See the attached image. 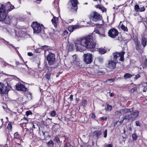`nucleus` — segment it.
I'll return each mask as SVG.
<instances>
[{
	"label": "nucleus",
	"instance_id": "61",
	"mask_svg": "<svg viewBox=\"0 0 147 147\" xmlns=\"http://www.w3.org/2000/svg\"><path fill=\"white\" fill-rule=\"evenodd\" d=\"M47 119H49V120H52V119H50V118H47Z\"/></svg>",
	"mask_w": 147,
	"mask_h": 147
},
{
	"label": "nucleus",
	"instance_id": "3",
	"mask_svg": "<svg viewBox=\"0 0 147 147\" xmlns=\"http://www.w3.org/2000/svg\"><path fill=\"white\" fill-rule=\"evenodd\" d=\"M4 7L3 4H0V21L8 24L10 22V19L8 16V13Z\"/></svg>",
	"mask_w": 147,
	"mask_h": 147
},
{
	"label": "nucleus",
	"instance_id": "23",
	"mask_svg": "<svg viewBox=\"0 0 147 147\" xmlns=\"http://www.w3.org/2000/svg\"><path fill=\"white\" fill-rule=\"evenodd\" d=\"M14 138L17 140H20L21 137L18 132H16L14 134Z\"/></svg>",
	"mask_w": 147,
	"mask_h": 147
},
{
	"label": "nucleus",
	"instance_id": "31",
	"mask_svg": "<svg viewBox=\"0 0 147 147\" xmlns=\"http://www.w3.org/2000/svg\"><path fill=\"white\" fill-rule=\"evenodd\" d=\"M56 114V112L54 111H52L50 113V115L52 117H55Z\"/></svg>",
	"mask_w": 147,
	"mask_h": 147
},
{
	"label": "nucleus",
	"instance_id": "53",
	"mask_svg": "<svg viewBox=\"0 0 147 147\" xmlns=\"http://www.w3.org/2000/svg\"><path fill=\"white\" fill-rule=\"evenodd\" d=\"M73 96L72 95H71L70 96V97H69V98L70 99V100L71 101L73 100Z\"/></svg>",
	"mask_w": 147,
	"mask_h": 147
},
{
	"label": "nucleus",
	"instance_id": "15",
	"mask_svg": "<svg viewBox=\"0 0 147 147\" xmlns=\"http://www.w3.org/2000/svg\"><path fill=\"white\" fill-rule=\"evenodd\" d=\"M133 111V108L130 109H122L119 110V114H123L125 113H128L132 112Z\"/></svg>",
	"mask_w": 147,
	"mask_h": 147
},
{
	"label": "nucleus",
	"instance_id": "50",
	"mask_svg": "<svg viewBox=\"0 0 147 147\" xmlns=\"http://www.w3.org/2000/svg\"><path fill=\"white\" fill-rule=\"evenodd\" d=\"M95 116L94 113H92V114L91 117L92 118H94L95 117Z\"/></svg>",
	"mask_w": 147,
	"mask_h": 147
},
{
	"label": "nucleus",
	"instance_id": "64",
	"mask_svg": "<svg viewBox=\"0 0 147 147\" xmlns=\"http://www.w3.org/2000/svg\"><path fill=\"white\" fill-rule=\"evenodd\" d=\"M9 76V77H12L13 76H10V75Z\"/></svg>",
	"mask_w": 147,
	"mask_h": 147
},
{
	"label": "nucleus",
	"instance_id": "46",
	"mask_svg": "<svg viewBox=\"0 0 147 147\" xmlns=\"http://www.w3.org/2000/svg\"><path fill=\"white\" fill-rule=\"evenodd\" d=\"M54 140L56 141L57 142H58L59 141V139L58 137H55V138Z\"/></svg>",
	"mask_w": 147,
	"mask_h": 147
},
{
	"label": "nucleus",
	"instance_id": "52",
	"mask_svg": "<svg viewBox=\"0 0 147 147\" xmlns=\"http://www.w3.org/2000/svg\"><path fill=\"white\" fill-rule=\"evenodd\" d=\"M115 114L116 115L120 114H119V111H116L115 112Z\"/></svg>",
	"mask_w": 147,
	"mask_h": 147
},
{
	"label": "nucleus",
	"instance_id": "40",
	"mask_svg": "<svg viewBox=\"0 0 147 147\" xmlns=\"http://www.w3.org/2000/svg\"><path fill=\"white\" fill-rule=\"evenodd\" d=\"M139 9V6L138 5H136L135 6V9L136 11H138Z\"/></svg>",
	"mask_w": 147,
	"mask_h": 147
},
{
	"label": "nucleus",
	"instance_id": "38",
	"mask_svg": "<svg viewBox=\"0 0 147 147\" xmlns=\"http://www.w3.org/2000/svg\"><path fill=\"white\" fill-rule=\"evenodd\" d=\"M111 106L109 105H107V110L108 111H111Z\"/></svg>",
	"mask_w": 147,
	"mask_h": 147
},
{
	"label": "nucleus",
	"instance_id": "33",
	"mask_svg": "<svg viewBox=\"0 0 147 147\" xmlns=\"http://www.w3.org/2000/svg\"><path fill=\"white\" fill-rule=\"evenodd\" d=\"M137 88L136 87H134L132 88L130 90V92L131 93H133L137 90Z\"/></svg>",
	"mask_w": 147,
	"mask_h": 147
},
{
	"label": "nucleus",
	"instance_id": "4",
	"mask_svg": "<svg viewBox=\"0 0 147 147\" xmlns=\"http://www.w3.org/2000/svg\"><path fill=\"white\" fill-rule=\"evenodd\" d=\"M11 78H8L6 79L5 80L4 83L6 82V83H7V86H5L4 84L2 83H0V92L2 94H6L7 93L9 89L10 88V86H8V83L7 81L8 80H11Z\"/></svg>",
	"mask_w": 147,
	"mask_h": 147
},
{
	"label": "nucleus",
	"instance_id": "63",
	"mask_svg": "<svg viewBox=\"0 0 147 147\" xmlns=\"http://www.w3.org/2000/svg\"><path fill=\"white\" fill-rule=\"evenodd\" d=\"M84 4H87V3H84Z\"/></svg>",
	"mask_w": 147,
	"mask_h": 147
},
{
	"label": "nucleus",
	"instance_id": "32",
	"mask_svg": "<svg viewBox=\"0 0 147 147\" xmlns=\"http://www.w3.org/2000/svg\"><path fill=\"white\" fill-rule=\"evenodd\" d=\"M50 147H53V141L51 140H50L48 143Z\"/></svg>",
	"mask_w": 147,
	"mask_h": 147
},
{
	"label": "nucleus",
	"instance_id": "44",
	"mask_svg": "<svg viewBox=\"0 0 147 147\" xmlns=\"http://www.w3.org/2000/svg\"><path fill=\"white\" fill-rule=\"evenodd\" d=\"M136 125L137 126H140V124L138 121H137L136 122Z\"/></svg>",
	"mask_w": 147,
	"mask_h": 147
},
{
	"label": "nucleus",
	"instance_id": "14",
	"mask_svg": "<svg viewBox=\"0 0 147 147\" xmlns=\"http://www.w3.org/2000/svg\"><path fill=\"white\" fill-rule=\"evenodd\" d=\"M3 5L6 11L7 10L8 11H10L14 8V6L12 5L10 2L7 3Z\"/></svg>",
	"mask_w": 147,
	"mask_h": 147
},
{
	"label": "nucleus",
	"instance_id": "9",
	"mask_svg": "<svg viewBox=\"0 0 147 147\" xmlns=\"http://www.w3.org/2000/svg\"><path fill=\"white\" fill-rule=\"evenodd\" d=\"M71 4L69 8L72 11H76L78 9L77 5L78 2L77 0H71L70 1Z\"/></svg>",
	"mask_w": 147,
	"mask_h": 147
},
{
	"label": "nucleus",
	"instance_id": "16",
	"mask_svg": "<svg viewBox=\"0 0 147 147\" xmlns=\"http://www.w3.org/2000/svg\"><path fill=\"white\" fill-rule=\"evenodd\" d=\"M94 32L98 34L99 37L101 38H102L106 36L104 30L100 31L97 29H95Z\"/></svg>",
	"mask_w": 147,
	"mask_h": 147
},
{
	"label": "nucleus",
	"instance_id": "8",
	"mask_svg": "<svg viewBox=\"0 0 147 147\" xmlns=\"http://www.w3.org/2000/svg\"><path fill=\"white\" fill-rule=\"evenodd\" d=\"M84 61L87 64H90L92 61L93 56L92 54L90 53H87L84 54Z\"/></svg>",
	"mask_w": 147,
	"mask_h": 147
},
{
	"label": "nucleus",
	"instance_id": "19",
	"mask_svg": "<svg viewBox=\"0 0 147 147\" xmlns=\"http://www.w3.org/2000/svg\"><path fill=\"white\" fill-rule=\"evenodd\" d=\"M96 7L97 8H98L100 9L101 11H102V12L106 11V9L105 8L101 5H96Z\"/></svg>",
	"mask_w": 147,
	"mask_h": 147
},
{
	"label": "nucleus",
	"instance_id": "62",
	"mask_svg": "<svg viewBox=\"0 0 147 147\" xmlns=\"http://www.w3.org/2000/svg\"><path fill=\"white\" fill-rule=\"evenodd\" d=\"M129 129L130 131H131V127H130L129 128Z\"/></svg>",
	"mask_w": 147,
	"mask_h": 147
},
{
	"label": "nucleus",
	"instance_id": "42",
	"mask_svg": "<svg viewBox=\"0 0 147 147\" xmlns=\"http://www.w3.org/2000/svg\"><path fill=\"white\" fill-rule=\"evenodd\" d=\"M139 10L140 11H145V9L144 7H142L139 8Z\"/></svg>",
	"mask_w": 147,
	"mask_h": 147
},
{
	"label": "nucleus",
	"instance_id": "41",
	"mask_svg": "<svg viewBox=\"0 0 147 147\" xmlns=\"http://www.w3.org/2000/svg\"><path fill=\"white\" fill-rule=\"evenodd\" d=\"M32 114V113L30 111H27L26 112V115L27 116Z\"/></svg>",
	"mask_w": 147,
	"mask_h": 147
},
{
	"label": "nucleus",
	"instance_id": "49",
	"mask_svg": "<svg viewBox=\"0 0 147 147\" xmlns=\"http://www.w3.org/2000/svg\"><path fill=\"white\" fill-rule=\"evenodd\" d=\"M28 55L30 56H31L33 55V54L32 53L29 52L28 53Z\"/></svg>",
	"mask_w": 147,
	"mask_h": 147
},
{
	"label": "nucleus",
	"instance_id": "36",
	"mask_svg": "<svg viewBox=\"0 0 147 147\" xmlns=\"http://www.w3.org/2000/svg\"><path fill=\"white\" fill-rule=\"evenodd\" d=\"M7 127L8 129H10L11 130L12 128V126L11 123H9Z\"/></svg>",
	"mask_w": 147,
	"mask_h": 147
},
{
	"label": "nucleus",
	"instance_id": "10",
	"mask_svg": "<svg viewBox=\"0 0 147 147\" xmlns=\"http://www.w3.org/2000/svg\"><path fill=\"white\" fill-rule=\"evenodd\" d=\"M118 32L117 30L114 28L110 29L108 32L109 36L113 38H115L118 35Z\"/></svg>",
	"mask_w": 147,
	"mask_h": 147
},
{
	"label": "nucleus",
	"instance_id": "27",
	"mask_svg": "<svg viewBox=\"0 0 147 147\" xmlns=\"http://www.w3.org/2000/svg\"><path fill=\"white\" fill-rule=\"evenodd\" d=\"M141 48V46L139 44L138 42L136 43V49L137 50H139Z\"/></svg>",
	"mask_w": 147,
	"mask_h": 147
},
{
	"label": "nucleus",
	"instance_id": "45",
	"mask_svg": "<svg viewBox=\"0 0 147 147\" xmlns=\"http://www.w3.org/2000/svg\"><path fill=\"white\" fill-rule=\"evenodd\" d=\"M48 48V47L45 45L42 46V48H43L45 50H47V49H48V48Z\"/></svg>",
	"mask_w": 147,
	"mask_h": 147
},
{
	"label": "nucleus",
	"instance_id": "24",
	"mask_svg": "<svg viewBox=\"0 0 147 147\" xmlns=\"http://www.w3.org/2000/svg\"><path fill=\"white\" fill-rule=\"evenodd\" d=\"M98 51L101 54H103L106 52V50L104 49L99 48Z\"/></svg>",
	"mask_w": 147,
	"mask_h": 147
},
{
	"label": "nucleus",
	"instance_id": "5",
	"mask_svg": "<svg viewBox=\"0 0 147 147\" xmlns=\"http://www.w3.org/2000/svg\"><path fill=\"white\" fill-rule=\"evenodd\" d=\"M88 17L89 19L95 22L101 20L102 19L100 15L95 11L91 12L88 16Z\"/></svg>",
	"mask_w": 147,
	"mask_h": 147
},
{
	"label": "nucleus",
	"instance_id": "59",
	"mask_svg": "<svg viewBox=\"0 0 147 147\" xmlns=\"http://www.w3.org/2000/svg\"><path fill=\"white\" fill-rule=\"evenodd\" d=\"M1 121H2V123L3 124V119H1Z\"/></svg>",
	"mask_w": 147,
	"mask_h": 147
},
{
	"label": "nucleus",
	"instance_id": "12",
	"mask_svg": "<svg viewBox=\"0 0 147 147\" xmlns=\"http://www.w3.org/2000/svg\"><path fill=\"white\" fill-rule=\"evenodd\" d=\"M55 59V55L53 53H49L47 56V59L49 65H52L54 63Z\"/></svg>",
	"mask_w": 147,
	"mask_h": 147
},
{
	"label": "nucleus",
	"instance_id": "17",
	"mask_svg": "<svg viewBox=\"0 0 147 147\" xmlns=\"http://www.w3.org/2000/svg\"><path fill=\"white\" fill-rule=\"evenodd\" d=\"M79 26L78 25H74L69 26L68 28V30L71 32H72L74 30L78 29Z\"/></svg>",
	"mask_w": 147,
	"mask_h": 147
},
{
	"label": "nucleus",
	"instance_id": "21",
	"mask_svg": "<svg viewBox=\"0 0 147 147\" xmlns=\"http://www.w3.org/2000/svg\"><path fill=\"white\" fill-rule=\"evenodd\" d=\"M101 132L100 131H96L93 133V136L97 137L98 138V137L101 135Z\"/></svg>",
	"mask_w": 147,
	"mask_h": 147
},
{
	"label": "nucleus",
	"instance_id": "37",
	"mask_svg": "<svg viewBox=\"0 0 147 147\" xmlns=\"http://www.w3.org/2000/svg\"><path fill=\"white\" fill-rule=\"evenodd\" d=\"M107 129H106L105 131H104L103 133V134L104 135V137L105 138H106L107 135Z\"/></svg>",
	"mask_w": 147,
	"mask_h": 147
},
{
	"label": "nucleus",
	"instance_id": "48",
	"mask_svg": "<svg viewBox=\"0 0 147 147\" xmlns=\"http://www.w3.org/2000/svg\"><path fill=\"white\" fill-rule=\"evenodd\" d=\"M107 117H101L100 118L101 120H107Z\"/></svg>",
	"mask_w": 147,
	"mask_h": 147
},
{
	"label": "nucleus",
	"instance_id": "25",
	"mask_svg": "<svg viewBox=\"0 0 147 147\" xmlns=\"http://www.w3.org/2000/svg\"><path fill=\"white\" fill-rule=\"evenodd\" d=\"M51 74L49 72H47L45 75V77L48 80L51 79Z\"/></svg>",
	"mask_w": 147,
	"mask_h": 147
},
{
	"label": "nucleus",
	"instance_id": "56",
	"mask_svg": "<svg viewBox=\"0 0 147 147\" xmlns=\"http://www.w3.org/2000/svg\"><path fill=\"white\" fill-rule=\"evenodd\" d=\"M114 96V94L113 93H111L110 95L111 96Z\"/></svg>",
	"mask_w": 147,
	"mask_h": 147
},
{
	"label": "nucleus",
	"instance_id": "1",
	"mask_svg": "<svg viewBox=\"0 0 147 147\" xmlns=\"http://www.w3.org/2000/svg\"><path fill=\"white\" fill-rule=\"evenodd\" d=\"M96 41L93 40L91 36H88L85 38L77 40L75 43L76 50L82 51L86 49H91L93 51L96 45Z\"/></svg>",
	"mask_w": 147,
	"mask_h": 147
},
{
	"label": "nucleus",
	"instance_id": "20",
	"mask_svg": "<svg viewBox=\"0 0 147 147\" xmlns=\"http://www.w3.org/2000/svg\"><path fill=\"white\" fill-rule=\"evenodd\" d=\"M147 38L143 37L141 40L142 45L144 47H145L146 45Z\"/></svg>",
	"mask_w": 147,
	"mask_h": 147
},
{
	"label": "nucleus",
	"instance_id": "22",
	"mask_svg": "<svg viewBox=\"0 0 147 147\" xmlns=\"http://www.w3.org/2000/svg\"><path fill=\"white\" fill-rule=\"evenodd\" d=\"M72 59H73L72 61L73 63L76 64H77V62L78 61V59L77 58L76 55H75L72 56Z\"/></svg>",
	"mask_w": 147,
	"mask_h": 147
},
{
	"label": "nucleus",
	"instance_id": "58",
	"mask_svg": "<svg viewBox=\"0 0 147 147\" xmlns=\"http://www.w3.org/2000/svg\"><path fill=\"white\" fill-rule=\"evenodd\" d=\"M5 66H7V65H10L9 64H8L7 63H5Z\"/></svg>",
	"mask_w": 147,
	"mask_h": 147
},
{
	"label": "nucleus",
	"instance_id": "26",
	"mask_svg": "<svg viewBox=\"0 0 147 147\" xmlns=\"http://www.w3.org/2000/svg\"><path fill=\"white\" fill-rule=\"evenodd\" d=\"M132 76V75L129 73H126L124 76V78L125 79L129 78Z\"/></svg>",
	"mask_w": 147,
	"mask_h": 147
},
{
	"label": "nucleus",
	"instance_id": "55",
	"mask_svg": "<svg viewBox=\"0 0 147 147\" xmlns=\"http://www.w3.org/2000/svg\"><path fill=\"white\" fill-rule=\"evenodd\" d=\"M3 40L4 41V42L5 44H8L9 43V42L7 41H6L5 40Z\"/></svg>",
	"mask_w": 147,
	"mask_h": 147
},
{
	"label": "nucleus",
	"instance_id": "51",
	"mask_svg": "<svg viewBox=\"0 0 147 147\" xmlns=\"http://www.w3.org/2000/svg\"><path fill=\"white\" fill-rule=\"evenodd\" d=\"M124 116H123L122 117V120H121V121H119V122H120V123H122L123 122V121L124 120H125V119H123V117ZM125 120H126L127 119H125Z\"/></svg>",
	"mask_w": 147,
	"mask_h": 147
},
{
	"label": "nucleus",
	"instance_id": "43",
	"mask_svg": "<svg viewBox=\"0 0 147 147\" xmlns=\"http://www.w3.org/2000/svg\"><path fill=\"white\" fill-rule=\"evenodd\" d=\"M140 77V76L139 74H137L136 76V77L134 78V79L136 80L138 79Z\"/></svg>",
	"mask_w": 147,
	"mask_h": 147
},
{
	"label": "nucleus",
	"instance_id": "47",
	"mask_svg": "<svg viewBox=\"0 0 147 147\" xmlns=\"http://www.w3.org/2000/svg\"><path fill=\"white\" fill-rule=\"evenodd\" d=\"M106 147H112V144H109L106 145Z\"/></svg>",
	"mask_w": 147,
	"mask_h": 147
},
{
	"label": "nucleus",
	"instance_id": "13",
	"mask_svg": "<svg viewBox=\"0 0 147 147\" xmlns=\"http://www.w3.org/2000/svg\"><path fill=\"white\" fill-rule=\"evenodd\" d=\"M16 89L17 90L22 91L25 92L27 88L25 86L20 83H18L16 85Z\"/></svg>",
	"mask_w": 147,
	"mask_h": 147
},
{
	"label": "nucleus",
	"instance_id": "29",
	"mask_svg": "<svg viewBox=\"0 0 147 147\" xmlns=\"http://www.w3.org/2000/svg\"><path fill=\"white\" fill-rule=\"evenodd\" d=\"M114 81V79H110L108 80H107V82L109 84H112Z\"/></svg>",
	"mask_w": 147,
	"mask_h": 147
},
{
	"label": "nucleus",
	"instance_id": "34",
	"mask_svg": "<svg viewBox=\"0 0 147 147\" xmlns=\"http://www.w3.org/2000/svg\"><path fill=\"white\" fill-rule=\"evenodd\" d=\"M62 35L63 36H67L68 35V32L67 31V30H65L64 31Z\"/></svg>",
	"mask_w": 147,
	"mask_h": 147
},
{
	"label": "nucleus",
	"instance_id": "7",
	"mask_svg": "<svg viewBox=\"0 0 147 147\" xmlns=\"http://www.w3.org/2000/svg\"><path fill=\"white\" fill-rule=\"evenodd\" d=\"M139 114V111H136L132 114L125 115L123 117V119H127L128 121L129 120L134 121L138 117Z\"/></svg>",
	"mask_w": 147,
	"mask_h": 147
},
{
	"label": "nucleus",
	"instance_id": "30",
	"mask_svg": "<svg viewBox=\"0 0 147 147\" xmlns=\"http://www.w3.org/2000/svg\"><path fill=\"white\" fill-rule=\"evenodd\" d=\"M132 138L133 140H135L137 139L138 136L135 134H134L132 135Z\"/></svg>",
	"mask_w": 147,
	"mask_h": 147
},
{
	"label": "nucleus",
	"instance_id": "57",
	"mask_svg": "<svg viewBox=\"0 0 147 147\" xmlns=\"http://www.w3.org/2000/svg\"><path fill=\"white\" fill-rule=\"evenodd\" d=\"M16 63L17 65H18L19 64V62H16Z\"/></svg>",
	"mask_w": 147,
	"mask_h": 147
},
{
	"label": "nucleus",
	"instance_id": "28",
	"mask_svg": "<svg viewBox=\"0 0 147 147\" xmlns=\"http://www.w3.org/2000/svg\"><path fill=\"white\" fill-rule=\"evenodd\" d=\"M121 28L123 30L125 31H127L128 30L127 27L125 26L123 24L121 25Z\"/></svg>",
	"mask_w": 147,
	"mask_h": 147
},
{
	"label": "nucleus",
	"instance_id": "54",
	"mask_svg": "<svg viewBox=\"0 0 147 147\" xmlns=\"http://www.w3.org/2000/svg\"><path fill=\"white\" fill-rule=\"evenodd\" d=\"M145 65L147 68V59H146V62L145 63Z\"/></svg>",
	"mask_w": 147,
	"mask_h": 147
},
{
	"label": "nucleus",
	"instance_id": "2",
	"mask_svg": "<svg viewBox=\"0 0 147 147\" xmlns=\"http://www.w3.org/2000/svg\"><path fill=\"white\" fill-rule=\"evenodd\" d=\"M125 52L121 51L120 53H113V59L114 61L110 60L108 61L107 65V67L111 69H113L115 68L116 64L117 62V59L118 58L119 60L121 61H124V55Z\"/></svg>",
	"mask_w": 147,
	"mask_h": 147
},
{
	"label": "nucleus",
	"instance_id": "11",
	"mask_svg": "<svg viewBox=\"0 0 147 147\" xmlns=\"http://www.w3.org/2000/svg\"><path fill=\"white\" fill-rule=\"evenodd\" d=\"M16 35L17 36L20 37H24L27 38L30 37V35L24 31L20 30L16 32Z\"/></svg>",
	"mask_w": 147,
	"mask_h": 147
},
{
	"label": "nucleus",
	"instance_id": "60",
	"mask_svg": "<svg viewBox=\"0 0 147 147\" xmlns=\"http://www.w3.org/2000/svg\"><path fill=\"white\" fill-rule=\"evenodd\" d=\"M147 89V88H146V89L145 88V89L144 90H143V91L145 92H146V89Z\"/></svg>",
	"mask_w": 147,
	"mask_h": 147
},
{
	"label": "nucleus",
	"instance_id": "18",
	"mask_svg": "<svg viewBox=\"0 0 147 147\" xmlns=\"http://www.w3.org/2000/svg\"><path fill=\"white\" fill-rule=\"evenodd\" d=\"M57 20V18L56 17L53 16V18L51 20V21L52 22V23L55 27H56L57 26V23L58 22Z\"/></svg>",
	"mask_w": 147,
	"mask_h": 147
},
{
	"label": "nucleus",
	"instance_id": "39",
	"mask_svg": "<svg viewBox=\"0 0 147 147\" xmlns=\"http://www.w3.org/2000/svg\"><path fill=\"white\" fill-rule=\"evenodd\" d=\"M74 48V46L73 45H71L69 47V50L70 51L72 50Z\"/></svg>",
	"mask_w": 147,
	"mask_h": 147
},
{
	"label": "nucleus",
	"instance_id": "6",
	"mask_svg": "<svg viewBox=\"0 0 147 147\" xmlns=\"http://www.w3.org/2000/svg\"><path fill=\"white\" fill-rule=\"evenodd\" d=\"M43 26L42 24L40 25L37 22H33L32 27L34 33L37 34L40 33L41 31V27Z\"/></svg>",
	"mask_w": 147,
	"mask_h": 147
},
{
	"label": "nucleus",
	"instance_id": "35",
	"mask_svg": "<svg viewBox=\"0 0 147 147\" xmlns=\"http://www.w3.org/2000/svg\"><path fill=\"white\" fill-rule=\"evenodd\" d=\"M86 103H87L86 100V99L83 100L82 102V105L83 106H86Z\"/></svg>",
	"mask_w": 147,
	"mask_h": 147
}]
</instances>
